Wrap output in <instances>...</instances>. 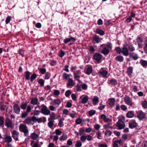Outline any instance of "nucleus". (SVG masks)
Returning <instances> with one entry per match:
<instances>
[{"instance_id":"052dcab7","label":"nucleus","mask_w":147,"mask_h":147,"mask_svg":"<svg viewBox=\"0 0 147 147\" xmlns=\"http://www.w3.org/2000/svg\"><path fill=\"white\" fill-rule=\"evenodd\" d=\"M31 110V107L30 105H28L26 111L28 113L30 112Z\"/></svg>"},{"instance_id":"f03ea898","label":"nucleus","mask_w":147,"mask_h":147,"mask_svg":"<svg viewBox=\"0 0 147 147\" xmlns=\"http://www.w3.org/2000/svg\"><path fill=\"white\" fill-rule=\"evenodd\" d=\"M19 129L20 131L24 133L25 136H28L29 134V131L28 127L24 124H21L19 126Z\"/></svg>"},{"instance_id":"680f3d73","label":"nucleus","mask_w":147,"mask_h":147,"mask_svg":"<svg viewBox=\"0 0 147 147\" xmlns=\"http://www.w3.org/2000/svg\"><path fill=\"white\" fill-rule=\"evenodd\" d=\"M32 121L35 122L37 121L38 119L34 116H33L31 117Z\"/></svg>"},{"instance_id":"8fccbe9b","label":"nucleus","mask_w":147,"mask_h":147,"mask_svg":"<svg viewBox=\"0 0 147 147\" xmlns=\"http://www.w3.org/2000/svg\"><path fill=\"white\" fill-rule=\"evenodd\" d=\"M82 119L80 118H78L76 121V123L78 124H80L82 123Z\"/></svg>"},{"instance_id":"13d9d810","label":"nucleus","mask_w":147,"mask_h":147,"mask_svg":"<svg viewBox=\"0 0 147 147\" xmlns=\"http://www.w3.org/2000/svg\"><path fill=\"white\" fill-rule=\"evenodd\" d=\"M54 93L55 96H58L60 94V92L59 90H55Z\"/></svg>"},{"instance_id":"4d7b16f0","label":"nucleus","mask_w":147,"mask_h":147,"mask_svg":"<svg viewBox=\"0 0 147 147\" xmlns=\"http://www.w3.org/2000/svg\"><path fill=\"white\" fill-rule=\"evenodd\" d=\"M97 24L99 25H101L102 24L103 22L102 19H99L97 21Z\"/></svg>"},{"instance_id":"e2e57ef3","label":"nucleus","mask_w":147,"mask_h":147,"mask_svg":"<svg viewBox=\"0 0 147 147\" xmlns=\"http://www.w3.org/2000/svg\"><path fill=\"white\" fill-rule=\"evenodd\" d=\"M6 141L8 142H10L11 141V138L9 136L7 137L6 138Z\"/></svg>"},{"instance_id":"2f4dec72","label":"nucleus","mask_w":147,"mask_h":147,"mask_svg":"<svg viewBox=\"0 0 147 147\" xmlns=\"http://www.w3.org/2000/svg\"><path fill=\"white\" fill-rule=\"evenodd\" d=\"M122 49H121L119 47H116L115 49V50L116 51L117 53L120 54L122 53Z\"/></svg>"},{"instance_id":"c9c22d12","label":"nucleus","mask_w":147,"mask_h":147,"mask_svg":"<svg viewBox=\"0 0 147 147\" xmlns=\"http://www.w3.org/2000/svg\"><path fill=\"white\" fill-rule=\"evenodd\" d=\"M81 88H83V85L78 84L77 87V90L78 91H81L82 90Z\"/></svg>"},{"instance_id":"9b49d317","label":"nucleus","mask_w":147,"mask_h":147,"mask_svg":"<svg viewBox=\"0 0 147 147\" xmlns=\"http://www.w3.org/2000/svg\"><path fill=\"white\" fill-rule=\"evenodd\" d=\"M94 32L101 36H103L105 34L104 31L98 28H97Z\"/></svg>"},{"instance_id":"ea45409f","label":"nucleus","mask_w":147,"mask_h":147,"mask_svg":"<svg viewBox=\"0 0 147 147\" xmlns=\"http://www.w3.org/2000/svg\"><path fill=\"white\" fill-rule=\"evenodd\" d=\"M142 106L144 108H147V101L144 100L142 103Z\"/></svg>"},{"instance_id":"09e8293b","label":"nucleus","mask_w":147,"mask_h":147,"mask_svg":"<svg viewBox=\"0 0 147 147\" xmlns=\"http://www.w3.org/2000/svg\"><path fill=\"white\" fill-rule=\"evenodd\" d=\"M94 127L96 130H98L100 128V126L98 124H96L94 125Z\"/></svg>"},{"instance_id":"4c0bfd02","label":"nucleus","mask_w":147,"mask_h":147,"mask_svg":"<svg viewBox=\"0 0 147 147\" xmlns=\"http://www.w3.org/2000/svg\"><path fill=\"white\" fill-rule=\"evenodd\" d=\"M145 46L144 48V50L145 53L147 54V39L144 43Z\"/></svg>"},{"instance_id":"f257e3e1","label":"nucleus","mask_w":147,"mask_h":147,"mask_svg":"<svg viewBox=\"0 0 147 147\" xmlns=\"http://www.w3.org/2000/svg\"><path fill=\"white\" fill-rule=\"evenodd\" d=\"M122 53L123 55L127 56L129 55L130 58H132L133 59L136 60H137L139 58L138 55L137 53H134L133 52L129 53V51L127 48L124 46L122 48Z\"/></svg>"},{"instance_id":"f704fd0d","label":"nucleus","mask_w":147,"mask_h":147,"mask_svg":"<svg viewBox=\"0 0 147 147\" xmlns=\"http://www.w3.org/2000/svg\"><path fill=\"white\" fill-rule=\"evenodd\" d=\"M89 98L88 96L86 95L83 97V104L86 103L88 100Z\"/></svg>"},{"instance_id":"423d86ee","label":"nucleus","mask_w":147,"mask_h":147,"mask_svg":"<svg viewBox=\"0 0 147 147\" xmlns=\"http://www.w3.org/2000/svg\"><path fill=\"white\" fill-rule=\"evenodd\" d=\"M13 109L14 112L17 114H19L20 112V108L19 105L17 104H15L13 105Z\"/></svg>"},{"instance_id":"603ef678","label":"nucleus","mask_w":147,"mask_h":147,"mask_svg":"<svg viewBox=\"0 0 147 147\" xmlns=\"http://www.w3.org/2000/svg\"><path fill=\"white\" fill-rule=\"evenodd\" d=\"M36 77V74H33L31 77V81L32 82Z\"/></svg>"},{"instance_id":"a19ab883","label":"nucleus","mask_w":147,"mask_h":147,"mask_svg":"<svg viewBox=\"0 0 147 147\" xmlns=\"http://www.w3.org/2000/svg\"><path fill=\"white\" fill-rule=\"evenodd\" d=\"M38 83L41 86H43L44 84V81L42 79H40L38 80Z\"/></svg>"},{"instance_id":"72a5a7b5","label":"nucleus","mask_w":147,"mask_h":147,"mask_svg":"<svg viewBox=\"0 0 147 147\" xmlns=\"http://www.w3.org/2000/svg\"><path fill=\"white\" fill-rule=\"evenodd\" d=\"M67 137L66 135L63 134V135L59 138V140L61 141L65 140L67 139Z\"/></svg>"},{"instance_id":"c756f323","label":"nucleus","mask_w":147,"mask_h":147,"mask_svg":"<svg viewBox=\"0 0 147 147\" xmlns=\"http://www.w3.org/2000/svg\"><path fill=\"white\" fill-rule=\"evenodd\" d=\"M112 134V132L110 130H107L105 132V135L106 136H110Z\"/></svg>"},{"instance_id":"3c124183","label":"nucleus","mask_w":147,"mask_h":147,"mask_svg":"<svg viewBox=\"0 0 147 147\" xmlns=\"http://www.w3.org/2000/svg\"><path fill=\"white\" fill-rule=\"evenodd\" d=\"M53 121H50L48 123V126L50 127L51 128L53 127Z\"/></svg>"},{"instance_id":"864d4df0","label":"nucleus","mask_w":147,"mask_h":147,"mask_svg":"<svg viewBox=\"0 0 147 147\" xmlns=\"http://www.w3.org/2000/svg\"><path fill=\"white\" fill-rule=\"evenodd\" d=\"M49 108L52 111H55L56 110V108L53 106H49Z\"/></svg>"},{"instance_id":"5701e85b","label":"nucleus","mask_w":147,"mask_h":147,"mask_svg":"<svg viewBox=\"0 0 147 147\" xmlns=\"http://www.w3.org/2000/svg\"><path fill=\"white\" fill-rule=\"evenodd\" d=\"M128 50L129 51L132 52L135 50V48L133 45H130L128 47Z\"/></svg>"},{"instance_id":"0e129e2a","label":"nucleus","mask_w":147,"mask_h":147,"mask_svg":"<svg viewBox=\"0 0 147 147\" xmlns=\"http://www.w3.org/2000/svg\"><path fill=\"white\" fill-rule=\"evenodd\" d=\"M69 112V111L66 109H64L63 110V113L64 114L67 115L68 114Z\"/></svg>"},{"instance_id":"b1692460","label":"nucleus","mask_w":147,"mask_h":147,"mask_svg":"<svg viewBox=\"0 0 147 147\" xmlns=\"http://www.w3.org/2000/svg\"><path fill=\"white\" fill-rule=\"evenodd\" d=\"M110 100L109 102V105L111 106H112L114 105L115 102V99L113 98H110Z\"/></svg>"},{"instance_id":"ddd939ff","label":"nucleus","mask_w":147,"mask_h":147,"mask_svg":"<svg viewBox=\"0 0 147 147\" xmlns=\"http://www.w3.org/2000/svg\"><path fill=\"white\" fill-rule=\"evenodd\" d=\"M38 137L39 135L34 132L31 133L30 135V138H31L33 140L37 139L38 138Z\"/></svg>"},{"instance_id":"dca6fc26","label":"nucleus","mask_w":147,"mask_h":147,"mask_svg":"<svg viewBox=\"0 0 147 147\" xmlns=\"http://www.w3.org/2000/svg\"><path fill=\"white\" fill-rule=\"evenodd\" d=\"M24 123L28 124H30L32 123L31 117H28L26 118L24 121Z\"/></svg>"},{"instance_id":"6e6d98bb","label":"nucleus","mask_w":147,"mask_h":147,"mask_svg":"<svg viewBox=\"0 0 147 147\" xmlns=\"http://www.w3.org/2000/svg\"><path fill=\"white\" fill-rule=\"evenodd\" d=\"M82 145V143L79 141L76 142V147H80Z\"/></svg>"},{"instance_id":"20e7f679","label":"nucleus","mask_w":147,"mask_h":147,"mask_svg":"<svg viewBox=\"0 0 147 147\" xmlns=\"http://www.w3.org/2000/svg\"><path fill=\"white\" fill-rule=\"evenodd\" d=\"M93 58L97 62H98L102 59V55L99 53H96L93 55Z\"/></svg>"},{"instance_id":"cd10ccee","label":"nucleus","mask_w":147,"mask_h":147,"mask_svg":"<svg viewBox=\"0 0 147 147\" xmlns=\"http://www.w3.org/2000/svg\"><path fill=\"white\" fill-rule=\"evenodd\" d=\"M75 84L72 80L71 79H69L68 80V82L67 84V86H74Z\"/></svg>"},{"instance_id":"2eb2a0df","label":"nucleus","mask_w":147,"mask_h":147,"mask_svg":"<svg viewBox=\"0 0 147 147\" xmlns=\"http://www.w3.org/2000/svg\"><path fill=\"white\" fill-rule=\"evenodd\" d=\"M92 38L93 40L95 41L97 43H98L100 41V38L96 35H95L93 36Z\"/></svg>"},{"instance_id":"473e14b6","label":"nucleus","mask_w":147,"mask_h":147,"mask_svg":"<svg viewBox=\"0 0 147 147\" xmlns=\"http://www.w3.org/2000/svg\"><path fill=\"white\" fill-rule=\"evenodd\" d=\"M110 82L112 84L114 85H116L117 84L116 80L115 79H112L110 80Z\"/></svg>"},{"instance_id":"4468645a","label":"nucleus","mask_w":147,"mask_h":147,"mask_svg":"<svg viewBox=\"0 0 147 147\" xmlns=\"http://www.w3.org/2000/svg\"><path fill=\"white\" fill-rule=\"evenodd\" d=\"M115 59L116 61L121 62H123L124 61L123 57L121 55L117 56L115 57Z\"/></svg>"},{"instance_id":"bf43d9fd","label":"nucleus","mask_w":147,"mask_h":147,"mask_svg":"<svg viewBox=\"0 0 147 147\" xmlns=\"http://www.w3.org/2000/svg\"><path fill=\"white\" fill-rule=\"evenodd\" d=\"M71 93V92L69 90H68L66 92L65 94L66 96H69Z\"/></svg>"},{"instance_id":"5fc2aeb1","label":"nucleus","mask_w":147,"mask_h":147,"mask_svg":"<svg viewBox=\"0 0 147 147\" xmlns=\"http://www.w3.org/2000/svg\"><path fill=\"white\" fill-rule=\"evenodd\" d=\"M86 140L88 141H90L92 139V137L90 135H87L86 136Z\"/></svg>"},{"instance_id":"1a4fd4ad","label":"nucleus","mask_w":147,"mask_h":147,"mask_svg":"<svg viewBox=\"0 0 147 147\" xmlns=\"http://www.w3.org/2000/svg\"><path fill=\"white\" fill-rule=\"evenodd\" d=\"M5 125L7 127H11L13 126L11 121L9 119H7L5 120Z\"/></svg>"},{"instance_id":"7c9ffc66","label":"nucleus","mask_w":147,"mask_h":147,"mask_svg":"<svg viewBox=\"0 0 147 147\" xmlns=\"http://www.w3.org/2000/svg\"><path fill=\"white\" fill-rule=\"evenodd\" d=\"M98 74H108V72L106 70L105 68H102L100 69Z\"/></svg>"},{"instance_id":"de8ad7c7","label":"nucleus","mask_w":147,"mask_h":147,"mask_svg":"<svg viewBox=\"0 0 147 147\" xmlns=\"http://www.w3.org/2000/svg\"><path fill=\"white\" fill-rule=\"evenodd\" d=\"M121 109L124 111H125L127 109V107L126 106L123 105H122L121 106Z\"/></svg>"},{"instance_id":"9d476101","label":"nucleus","mask_w":147,"mask_h":147,"mask_svg":"<svg viewBox=\"0 0 147 147\" xmlns=\"http://www.w3.org/2000/svg\"><path fill=\"white\" fill-rule=\"evenodd\" d=\"M101 53L106 56L108 55L109 53V50L106 47L103 48V49L101 51Z\"/></svg>"},{"instance_id":"412c9836","label":"nucleus","mask_w":147,"mask_h":147,"mask_svg":"<svg viewBox=\"0 0 147 147\" xmlns=\"http://www.w3.org/2000/svg\"><path fill=\"white\" fill-rule=\"evenodd\" d=\"M140 63L143 67L146 66L147 67V61L141 59L140 61Z\"/></svg>"},{"instance_id":"c03bdc74","label":"nucleus","mask_w":147,"mask_h":147,"mask_svg":"<svg viewBox=\"0 0 147 147\" xmlns=\"http://www.w3.org/2000/svg\"><path fill=\"white\" fill-rule=\"evenodd\" d=\"M27 106L26 103H24L22 104L20 106L21 108L23 109H25Z\"/></svg>"},{"instance_id":"0eeeda50","label":"nucleus","mask_w":147,"mask_h":147,"mask_svg":"<svg viewBox=\"0 0 147 147\" xmlns=\"http://www.w3.org/2000/svg\"><path fill=\"white\" fill-rule=\"evenodd\" d=\"M124 101L127 104L129 105L130 106H132L133 103L129 96H127L126 97L124 98Z\"/></svg>"},{"instance_id":"bb28decb","label":"nucleus","mask_w":147,"mask_h":147,"mask_svg":"<svg viewBox=\"0 0 147 147\" xmlns=\"http://www.w3.org/2000/svg\"><path fill=\"white\" fill-rule=\"evenodd\" d=\"M71 40H73L74 41L76 40V39L73 37H71L70 38H66L64 40V42L65 43H67L70 42Z\"/></svg>"},{"instance_id":"a211bd4d","label":"nucleus","mask_w":147,"mask_h":147,"mask_svg":"<svg viewBox=\"0 0 147 147\" xmlns=\"http://www.w3.org/2000/svg\"><path fill=\"white\" fill-rule=\"evenodd\" d=\"M50 117L48 119L49 121L54 120L56 119V115L55 113L53 112H52L50 114Z\"/></svg>"},{"instance_id":"7ed1b4c3","label":"nucleus","mask_w":147,"mask_h":147,"mask_svg":"<svg viewBox=\"0 0 147 147\" xmlns=\"http://www.w3.org/2000/svg\"><path fill=\"white\" fill-rule=\"evenodd\" d=\"M41 112L42 114L46 115L50 114V111L45 105H41Z\"/></svg>"},{"instance_id":"69168bd1","label":"nucleus","mask_w":147,"mask_h":147,"mask_svg":"<svg viewBox=\"0 0 147 147\" xmlns=\"http://www.w3.org/2000/svg\"><path fill=\"white\" fill-rule=\"evenodd\" d=\"M28 115V113L25 112L22 114L21 117L22 118H25Z\"/></svg>"},{"instance_id":"c85d7f7f","label":"nucleus","mask_w":147,"mask_h":147,"mask_svg":"<svg viewBox=\"0 0 147 147\" xmlns=\"http://www.w3.org/2000/svg\"><path fill=\"white\" fill-rule=\"evenodd\" d=\"M38 102V99L36 98H32L30 102L31 104L35 105L37 104Z\"/></svg>"},{"instance_id":"774afa93","label":"nucleus","mask_w":147,"mask_h":147,"mask_svg":"<svg viewBox=\"0 0 147 147\" xmlns=\"http://www.w3.org/2000/svg\"><path fill=\"white\" fill-rule=\"evenodd\" d=\"M98 147H107V144H100L98 145Z\"/></svg>"},{"instance_id":"f3484780","label":"nucleus","mask_w":147,"mask_h":147,"mask_svg":"<svg viewBox=\"0 0 147 147\" xmlns=\"http://www.w3.org/2000/svg\"><path fill=\"white\" fill-rule=\"evenodd\" d=\"M126 115L128 118H132L134 116V113L133 111H129L127 113Z\"/></svg>"},{"instance_id":"6e6552de","label":"nucleus","mask_w":147,"mask_h":147,"mask_svg":"<svg viewBox=\"0 0 147 147\" xmlns=\"http://www.w3.org/2000/svg\"><path fill=\"white\" fill-rule=\"evenodd\" d=\"M129 128L133 129L138 126V123L135 121H133L131 123H129Z\"/></svg>"},{"instance_id":"f8f14e48","label":"nucleus","mask_w":147,"mask_h":147,"mask_svg":"<svg viewBox=\"0 0 147 147\" xmlns=\"http://www.w3.org/2000/svg\"><path fill=\"white\" fill-rule=\"evenodd\" d=\"M116 125L118 127V129L119 130L122 129L125 127V125L124 124H122L119 122H117Z\"/></svg>"},{"instance_id":"39448f33","label":"nucleus","mask_w":147,"mask_h":147,"mask_svg":"<svg viewBox=\"0 0 147 147\" xmlns=\"http://www.w3.org/2000/svg\"><path fill=\"white\" fill-rule=\"evenodd\" d=\"M146 116V114L142 111H140L137 115V117L140 120L145 118Z\"/></svg>"},{"instance_id":"49530a36","label":"nucleus","mask_w":147,"mask_h":147,"mask_svg":"<svg viewBox=\"0 0 147 147\" xmlns=\"http://www.w3.org/2000/svg\"><path fill=\"white\" fill-rule=\"evenodd\" d=\"M59 55L60 57H62L65 55V53L62 50H61L59 52Z\"/></svg>"},{"instance_id":"aec40b11","label":"nucleus","mask_w":147,"mask_h":147,"mask_svg":"<svg viewBox=\"0 0 147 147\" xmlns=\"http://www.w3.org/2000/svg\"><path fill=\"white\" fill-rule=\"evenodd\" d=\"M64 118H61L59 120V122L58 123V125L60 127H61L64 125V123L63 121L64 120Z\"/></svg>"},{"instance_id":"338daca9","label":"nucleus","mask_w":147,"mask_h":147,"mask_svg":"<svg viewBox=\"0 0 147 147\" xmlns=\"http://www.w3.org/2000/svg\"><path fill=\"white\" fill-rule=\"evenodd\" d=\"M12 134H13L12 136L13 137H14V135L18 136L19 134L18 133L17 131H13Z\"/></svg>"},{"instance_id":"4be33fe9","label":"nucleus","mask_w":147,"mask_h":147,"mask_svg":"<svg viewBox=\"0 0 147 147\" xmlns=\"http://www.w3.org/2000/svg\"><path fill=\"white\" fill-rule=\"evenodd\" d=\"M86 74H91L92 71V66L90 65L87 67L86 69Z\"/></svg>"},{"instance_id":"a878e982","label":"nucleus","mask_w":147,"mask_h":147,"mask_svg":"<svg viewBox=\"0 0 147 147\" xmlns=\"http://www.w3.org/2000/svg\"><path fill=\"white\" fill-rule=\"evenodd\" d=\"M61 103V101L59 99H56L52 101V103L53 105L56 104L59 105Z\"/></svg>"},{"instance_id":"a18cd8bd","label":"nucleus","mask_w":147,"mask_h":147,"mask_svg":"<svg viewBox=\"0 0 147 147\" xmlns=\"http://www.w3.org/2000/svg\"><path fill=\"white\" fill-rule=\"evenodd\" d=\"M11 19V16H9L7 17L5 20V22L6 24L9 23Z\"/></svg>"},{"instance_id":"6ab92c4d","label":"nucleus","mask_w":147,"mask_h":147,"mask_svg":"<svg viewBox=\"0 0 147 147\" xmlns=\"http://www.w3.org/2000/svg\"><path fill=\"white\" fill-rule=\"evenodd\" d=\"M99 102L98 97L97 96H94L92 100V103L94 105H95Z\"/></svg>"},{"instance_id":"e433bc0d","label":"nucleus","mask_w":147,"mask_h":147,"mask_svg":"<svg viewBox=\"0 0 147 147\" xmlns=\"http://www.w3.org/2000/svg\"><path fill=\"white\" fill-rule=\"evenodd\" d=\"M106 46L107 47L108 49H109L111 50L112 47V45L111 42H108L107 44L106 45Z\"/></svg>"},{"instance_id":"393cba45","label":"nucleus","mask_w":147,"mask_h":147,"mask_svg":"<svg viewBox=\"0 0 147 147\" xmlns=\"http://www.w3.org/2000/svg\"><path fill=\"white\" fill-rule=\"evenodd\" d=\"M30 145L32 147H39L38 143H35V142L33 140L31 141Z\"/></svg>"},{"instance_id":"58836bf2","label":"nucleus","mask_w":147,"mask_h":147,"mask_svg":"<svg viewBox=\"0 0 147 147\" xmlns=\"http://www.w3.org/2000/svg\"><path fill=\"white\" fill-rule=\"evenodd\" d=\"M96 112L95 110H91L89 111V114L90 116H92Z\"/></svg>"},{"instance_id":"79ce46f5","label":"nucleus","mask_w":147,"mask_h":147,"mask_svg":"<svg viewBox=\"0 0 147 147\" xmlns=\"http://www.w3.org/2000/svg\"><path fill=\"white\" fill-rule=\"evenodd\" d=\"M127 72L128 74H131L132 72V67H130L128 68L127 70Z\"/></svg>"},{"instance_id":"37998d69","label":"nucleus","mask_w":147,"mask_h":147,"mask_svg":"<svg viewBox=\"0 0 147 147\" xmlns=\"http://www.w3.org/2000/svg\"><path fill=\"white\" fill-rule=\"evenodd\" d=\"M55 132L56 134L57 135H60L62 133V132L58 129H56Z\"/></svg>"}]
</instances>
